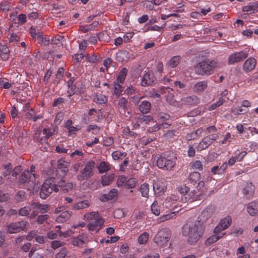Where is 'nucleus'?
<instances>
[{
  "label": "nucleus",
  "instance_id": "59",
  "mask_svg": "<svg viewBox=\"0 0 258 258\" xmlns=\"http://www.w3.org/2000/svg\"><path fill=\"white\" fill-rule=\"evenodd\" d=\"M198 98L196 96H188L185 98V101L190 104H195L198 103Z\"/></svg>",
  "mask_w": 258,
  "mask_h": 258
},
{
  "label": "nucleus",
  "instance_id": "64",
  "mask_svg": "<svg viewBox=\"0 0 258 258\" xmlns=\"http://www.w3.org/2000/svg\"><path fill=\"white\" fill-rule=\"evenodd\" d=\"M139 119L142 122H144L146 124H148L153 120V117L150 115H142L140 117Z\"/></svg>",
  "mask_w": 258,
  "mask_h": 258
},
{
  "label": "nucleus",
  "instance_id": "52",
  "mask_svg": "<svg viewBox=\"0 0 258 258\" xmlns=\"http://www.w3.org/2000/svg\"><path fill=\"white\" fill-rule=\"evenodd\" d=\"M127 180V177L124 175L119 176L117 178L116 181V185L117 187H120L123 186H125Z\"/></svg>",
  "mask_w": 258,
  "mask_h": 258
},
{
  "label": "nucleus",
  "instance_id": "53",
  "mask_svg": "<svg viewBox=\"0 0 258 258\" xmlns=\"http://www.w3.org/2000/svg\"><path fill=\"white\" fill-rule=\"evenodd\" d=\"M68 253V249L66 247L61 248L55 254V258H65Z\"/></svg>",
  "mask_w": 258,
  "mask_h": 258
},
{
  "label": "nucleus",
  "instance_id": "62",
  "mask_svg": "<svg viewBox=\"0 0 258 258\" xmlns=\"http://www.w3.org/2000/svg\"><path fill=\"white\" fill-rule=\"evenodd\" d=\"M231 134L230 133H226L224 136V139L220 141V143L222 145L229 144L231 142Z\"/></svg>",
  "mask_w": 258,
  "mask_h": 258
},
{
  "label": "nucleus",
  "instance_id": "5",
  "mask_svg": "<svg viewBox=\"0 0 258 258\" xmlns=\"http://www.w3.org/2000/svg\"><path fill=\"white\" fill-rule=\"evenodd\" d=\"M35 166L32 165L30 169L25 170L19 178L21 184H26L29 189L33 188L36 184V180L39 177V175L36 173Z\"/></svg>",
  "mask_w": 258,
  "mask_h": 258
},
{
  "label": "nucleus",
  "instance_id": "32",
  "mask_svg": "<svg viewBox=\"0 0 258 258\" xmlns=\"http://www.w3.org/2000/svg\"><path fill=\"white\" fill-rule=\"evenodd\" d=\"M98 171L100 173H103L111 169L110 164L105 161H101L98 166Z\"/></svg>",
  "mask_w": 258,
  "mask_h": 258
},
{
  "label": "nucleus",
  "instance_id": "58",
  "mask_svg": "<svg viewBox=\"0 0 258 258\" xmlns=\"http://www.w3.org/2000/svg\"><path fill=\"white\" fill-rule=\"evenodd\" d=\"M13 168L12 165L11 164H8L4 166L3 167V174L4 176H7L10 174L12 172V169Z\"/></svg>",
  "mask_w": 258,
  "mask_h": 258
},
{
  "label": "nucleus",
  "instance_id": "2",
  "mask_svg": "<svg viewBox=\"0 0 258 258\" xmlns=\"http://www.w3.org/2000/svg\"><path fill=\"white\" fill-rule=\"evenodd\" d=\"M176 159L175 154L171 151L157 154L153 157L157 167L165 170H171L176 165Z\"/></svg>",
  "mask_w": 258,
  "mask_h": 258
},
{
  "label": "nucleus",
  "instance_id": "33",
  "mask_svg": "<svg viewBox=\"0 0 258 258\" xmlns=\"http://www.w3.org/2000/svg\"><path fill=\"white\" fill-rule=\"evenodd\" d=\"M114 178V174L104 175L101 178V183L103 186L109 185L112 182Z\"/></svg>",
  "mask_w": 258,
  "mask_h": 258
},
{
  "label": "nucleus",
  "instance_id": "26",
  "mask_svg": "<svg viewBox=\"0 0 258 258\" xmlns=\"http://www.w3.org/2000/svg\"><path fill=\"white\" fill-rule=\"evenodd\" d=\"M139 109L143 114L148 113L151 109L150 102L147 100L143 101L139 105Z\"/></svg>",
  "mask_w": 258,
  "mask_h": 258
},
{
  "label": "nucleus",
  "instance_id": "18",
  "mask_svg": "<svg viewBox=\"0 0 258 258\" xmlns=\"http://www.w3.org/2000/svg\"><path fill=\"white\" fill-rule=\"evenodd\" d=\"M256 64V59L253 57H250L244 62L243 65V70L245 72H250L254 69Z\"/></svg>",
  "mask_w": 258,
  "mask_h": 258
},
{
  "label": "nucleus",
  "instance_id": "57",
  "mask_svg": "<svg viewBox=\"0 0 258 258\" xmlns=\"http://www.w3.org/2000/svg\"><path fill=\"white\" fill-rule=\"evenodd\" d=\"M191 167L193 169L202 171L203 169V164L200 160H196L191 163Z\"/></svg>",
  "mask_w": 258,
  "mask_h": 258
},
{
  "label": "nucleus",
  "instance_id": "23",
  "mask_svg": "<svg viewBox=\"0 0 258 258\" xmlns=\"http://www.w3.org/2000/svg\"><path fill=\"white\" fill-rule=\"evenodd\" d=\"M208 87L207 82L206 81H200L197 83L193 87V91L196 93L203 92Z\"/></svg>",
  "mask_w": 258,
  "mask_h": 258
},
{
  "label": "nucleus",
  "instance_id": "21",
  "mask_svg": "<svg viewBox=\"0 0 258 258\" xmlns=\"http://www.w3.org/2000/svg\"><path fill=\"white\" fill-rule=\"evenodd\" d=\"M247 212L252 216H254L258 214V201H252L248 203L247 205Z\"/></svg>",
  "mask_w": 258,
  "mask_h": 258
},
{
  "label": "nucleus",
  "instance_id": "54",
  "mask_svg": "<svg viewBox=\"0 0 258 258\" xmlns=\"http://www.w3.org/2000/svg\"><path fill=\"white\" fill-rule=\"evenodd\" d=\"M225 102V100L222 97H219L218 101L212 104L210 108V110H212L222 105Z\"/></svg>",
  "mask_w": 258,
  "mask_h": 258
},
{
  "label": "nucleus",
  "instance_id": "3",
  "mask_svg": "<svg viewBox=\"0 0 258 258\" xmlns=\"http://www.w3.org/2000/svg\"><path fill=\"white\" fill-rule=\"evenodd\" d=\"M219 67V63L216 59H205L195 67L196 73L202 76H209L213 74L214 70Z\"/></svg>",
  "mask_w": 258,
  "mask_h": 258
},
{
  "label": "nucleus",
  "instance_id": "6",
  "mask_svg": "<svg viewBox=\"0 0 258 258\" xmlns=\"http://www.w3.org/2000/svg\"><path fill=\"white\" fill-rule=\"evenodd\" d=\"M58 190L57 186H56L55 178H49L43 182L39 191V195L41 199H45L53 191L57 192Z\"/></svg>",
  "mask_w": 258,
  "mask_h": 258
},
{
  "label": "nucleus",
  "instance_id": "4",
  "mask_svg": "<svg viewBox=\"0 0 258 258\" xmlns=\"http://www.w3.org/2000/svg\"><path fill=\"white\" fill-rule=\"evenodd\" d=\"M178 199V197L175 195H171L165 199L163 206L169 209L171 213L164 215L163 217V219H162V221L170 219L175 215V213L181 210V208H180L181 206L180 202L177 201Z\"/></svg>",
  "mask_w": 258,
  "mask_h": 258
},
{
  "label": "nucleus",
  "instance_id": "37",
  "mask_svg": "<svg viewBox=\"0 0 258 258\" xmlns=\"http://www.w3.org/2000/svg\"><path fill=\"white\" fill-rule=\"evenodd\" d=\"M201 175L198 172H192L189 174L188 180L190 183L195 184L199 181Z\"/></svg>",
  "mask_w": 258,
  "mask_h": 258
},
{
  "label": "nucleus",
  "instance_id": "31",
  "mask_svg": "<svg viewBox=\"0 0 258 258\" xmlns=\"http://www.w3.org/2000/svg\"><path fill=\"white\" fill-rule=\"evenodd\" d=\"M9 49L7 46H0V56L3 60H7L9 58Z\"/></svg>",
  "mask_w": 258,
  "mask_h": 258
},
{
  "label": "nucleus",
  "instance_id": "43",
  "mask_svg": "<svg viewBox=\"0 0 258 258\" xmlns=\"http://www.w3.org/2000/svg\"><path fill=\"white\" fill-rule=\"evenodd\" d=\"M258 8V3H253L252 5L243 7L242 11L244 12L254 13L255 9Z\"/></svg>",
  "mask_w": 258,
  "mask_h": 258
},
{
  "label": "nucleus",
  "instance_id": "16",
  "mask_svg": "<svg viewBox=\"0 0 258 258\" xmlns=\"http://www.w3.org/2000/svg\"><path fill=\"white\" fill-rule=\"evenodd\" d=\"M213 212L214 210L212 207H207L201 212L196 221H200L204 225V223L212 217Z\"/></svg>",
  "mask_w": 258,
  "mask_h": 258
},
{
  "label": "nucleus",
  "instance_id": "63",
  "mask_svg": "<svg viewBox=\"0 0 258 258\" xmlns=\"http://www.w3.org/2000/svg\"><path fill=\"white\" fill-rule=\"evenodd\" d=\"M63 39H64V37L61 35H57L54 36L51 39V43L52 44H58Z\"/></svg>",
  "mask_w": 258,
  "mask_h": 258
},
{
  "label": "nucleus",
  "instance_id": "36",
  "mask_svg": "<svg viewBox=\"0 0 258 258\" xmlns=\"http://www.w3.org/2000/svg\"><path fill=\"white\" fill-rule=\"evenodd\" d=\"M127 72V69L126 68H123L118 73L116 82H119L121 84L123 83L126 78Z\"/></svg>",
  "mask_w": 258,
  "mask_h": 258
},
{
  "label": "nucleus",
  "instance_id": "38",
  "mask_svg": "<svg viewBox=\"0 0 258 258\" xmlns=\"http://www.w3.org/2000/svg\"><path fill=\"white\" fill-rule=\"evenodd\" d=\"M177 133L175 130H169L163 134V137L166 140L171 141L176 136Z\"/></svg>",
  "mask_w": 258,
  "mask_h": 258
},
{
  "label": "nucleus",
  "instance_id": "22",
  "mask_svg": "<svg viewBox=\"0 0 258 258\" xmlns=\"http://www.w3.org/2000/svg\"><path fill=\"white\" fill-rule=\"evenodd\" d=\"M255 187L252 183H247L243 189V194L248 199L251 198L254 192Z\"/></svg>",
  "mask_w": 258,
  "mask_h": 258
},
{
  "label": "nucleus",
  "instance_id": "51",
  "mask_svg": "<svg viewBox=\"0 0 258 258\" xmlns=\"http://www.w3.org/2000/svg\"><path fill=\"white\" fill-rule=\"evenodd\" d=\"M149 234L144 232L142 234H141L139 237H138V242L140 244H145L147 242L149 239Z\"/></svg>",
  "mask_w": 258,
  "mask_h": 258
},
{
  "label": "nucleus",
  "instance_id": "41",
  "mask_svg": "<svg viewBox=\"0 0 258 258\" xmlns=\"http://www.w3.org/2000/svg\"><path fill=\"white\" fill-rule=\"evenodd\" d=\"M138 183V180L135 177H131L127 179L125 187L127 189H132L136 187Z\"/></svg>",
  "mask_w": 258,
  "mask_h": 258
},
{
  "label": "nucleus",
  "instance_id": "1",
  "mask_svg": "<svg viewBox=\"0 0 258 258\" xmlns=\"http://www.w3.org/2000/svg\"><path fill=\"white\" fill-rule=\"evenodd\" d=\"M205 227L199 221L187 222L182 227V234L188 237L187 242L189 244L196 243L202 237Z\"/></svg>",
  "mask_w": 258,
  "mask_h": 258
},
{
  "label": "nucleus",
  "instance_id": "11",
  "mask_svg": "<svg viewBox=\"0 0 258 258\" xmlns=\"http://www.w3.org/2000/svg\"><path fill=\"white\" fill-rule=\"evenodd\" d=\"M248 53L247 51H240L239 52H235L230 54L228 58V64H233L235 63L242 61L248 57Z\"/></svg>",
  "mask_w": 258,
  "mask_h": 258
},
{
  "label": "nucleus",
  "instance_id": "7",
  "mask_svg": "<svg viewBox=\"0 0 258 258\" xmlns=\"http://www.w3.org/2000/svg\"><path fill=\"white\" fill-rule=\"evenodd\" d=\"M95 166V162L94 161L90 160L88 162L80 173L77 175V179L81 181L91 178L93 175V170Z\"/></svg>",
  "mask_w": 258,
  "mask_h": 258
},
{
  "label": "nucleus",
  "instance_id": "35",
  "mask_svg": "<svg viewBox=\"0 0 258 258\" xmlns=\"http://www.w3.org/2000/svg\"><path fill=\"white\" fill-rule=\"evenodd\" d=\"M142 197L148 198L149 197V185L147 183L142 184L139 189Z\"/></svg>",
  "mask_w": 258,
  "mask_h": 258
},
{
  "label": "nucleus",
  "instance_id": "34",
  "mask_svg": "<svg viewBox=\"0 0 258 258\" xmlns=\"http://www.w3.org/2000/svg\"><path fill=\"white\" fill-rule=\"evenodd\" d=\"M107 100V97L103 94H97L94 96V101L98 104H105Z\"/></svg>",
  "mask_w": 258,
  "mask_h": 258
},
{
  "label": "nucleus",
  "instance_id": "47",
  "mask_svg": "<svg viewBox=\"0 0 258 258\" xmlns=\"http://www.w3.org/2000/svg\"><path fill=\"white\" fill-rule=\"evenodd\" d=\"M127 52L126 51H120L116 54V60L119 62H123L126 58Z\"/></svg>",
  "mask_w": 258,
  "mask_h": 258
},
{
  "label": "nucleus",
  "instance_id": "10",
  "mask_svg": "<svg viewBox=\"0 0 258 258\" xmlns=\"http://www.w3.org/2000/svg\"><path fill=\"white\" fill-rule=\"evenodd\" d=\"M42 134L45 136V137H40L41 132L39 130H37L34 137V140L41 144H47L48 139L52 135V128H44L42 131Z\"/></svg>",
  "mask_w": 258,
  "mask_h": 258
},
{
  "label": "nucleus",
  "instance_id": "49",
  "mask_svg": "<svg viewBox=\"0 0 258 258\" xmlns=\"http://www.w3.org/2000/svg\"><path fill=\"white\" fill-rule=\"evenodd\" d=\"M151 211L156 216H158L160 213V207L157 201H154L151 205Z\"/></svg>",
  "mask_w": 258,
  "mask_h": 258
},
{
  "label": "nucleus",
  "instance_id": "8",
  "mask_svg": "<svg viewBox=\"0 0 258 258\" xmlns=\"http://www.w3.org/2000/svg\"><path fill=\"white\" fill-rule=\"evenodd\" d=\"M170 230L168 228H162L159 230L154 238V241L159 246L167 243L170 238Z\"/></svg>",
  "mask_w": 258,
  "mask_h": 258
},
{
  "label": "nucleus",
  "instance_id": "13",
  "mask_svg": "<svg viewBox=\"0 0 258 258\" xmlns=\"http://www.w3.org/2000/svg\"><path fill=\"white\" fill-rule=\"evenodd\" d=\"M156 81L154 73L152 72L146 73L142 79L141 84L142 86L147 87L152 86Z\"/></svg>",
  "mask_w": 258,
  "mask_h": 258
},
{
  "label": "nucleus",
  "instance_id": "55",
  "mask_svg": "<svg viewBox=\"0 0 258 258\" xmlns=\"http://www.w3.org/2000/svg\"><path fill=\"white\" fill-rule=\"evenodd\" d=\"M153 189L155 194L160 195L161 193L164 192V187L160 186L159 183L155 182L153 185Z\"/></svg>",
  "mask_w": 258,
  "mask_h": 258
},
{
  "label": "nucleus",
  "instance_id": "27",
  "mask_svg": "<svg viewBox=\"0 0 258 258\" xmlns=\"http://www.w3.org/2000/svg\"><path fill=\"white\" fill-rule=\"evenodd\" d=\"M225 233H214V234L210 236L206 241L207 244L210 245L217 241L222 238Z\"/></svg>",
  "mask_w": 258,
  "mask_h": 258
},
{
  "label": "nucleus",
  "instance_id": "12",
  "mask_svg": "<svg viewBox=\"0 0 258 258\" xmlns=\"http://www.w3.org/2000/svg\"><path fill=\"white\" fill-rule=\"evenodd\" d=\"M232 219L230 216H228L220 220L218 224L215 228L213 232L224 233L223 230L227 229L230 225Z\"/></svg>",
  "mask_w": 258,
  "mask_h": 258
},
{
  "label": "nucleus",
  "instance_id": "29",
  "mask_svg": "<svg viewBox=\"0 0 258 258\" xmlns=\"http://www.w3.org/2000/svg\"><path fill=\"white\" fill-rule=\"evenodd\" d=\"M99 218H102V217L99 216L97 212H92L88 213L84 215V219L85 221L92 222L95 221L96 219Z\"/></svg>",
  "mask_w": 258,
  "mask_h": 258
},
{
  "label": "nucleus",
  "instance_id": "45",
  "mask_svg": "<svg viewBox=\"0 0 258 258\" xmlns=\"http://www.w3.org/2000/svg\"><path fill=\"white\" fill-rule=\"evenodd\" d=\"M180 61V57L178 55L172 57L168 62V65L171 68L176 67Z\"/></svg>",
  "mask_w": 258,
  "mask_h": 258
},
{
  "label": "nucleus",
  "instance_id": "25",
  "mask_svg": "<svg viewBox=\"0 0 258 258\" xmlns=\"http://www.w3.org/2000/svg\"><path fill=\"white\" fill-rule=\"evenodd\" d=\"M207 137H205L203 140L198 144L196 148L198 151H201L207 148L212 143L208 139Z\"/></svg>",
  "mask_w": 258,
  "mask_h": 258
},
{
  "label": "nucleus",
  "instance_id": "39",
  "mask_svg": "<svg viewBox=\"0 0 258 258\" xmlns=\"http://www.w3.org/2000/svg\"><path fill=\"white\" fill-rule=\"evenodd\" d=\"M89 206V202L88 200H84L74 205L73 209L75 210L83 209Z\"/></svg>",
  "mask_w": 258,
  "mask_h": 258
},
{
  "label": "nucleus",
  "instance_id": "28",
  "mask_svg": "<svg viewBox=\"0 0 258 258\" xmlns=\"http://www.w3.org/2000/svg\"><path fill=\"white\" fill-rule=\"evenodd\" d=\"M127 102L128 101L125 97H121V98H119L117 106L120 112H125L126 109H127Z\"/></svg>",
  "mask_w": 258,
  "mask_h": 258
},
{
  "label": "nucleus",
  "instance_id": "46",
  "mask_svg": "<svg viewBox=\"0 0 258 258\" xmlns=\"http://www.w3.org/2000/svg\"><path fill=\"white\" fill-rule=\"evenodd\" d=\"M86 57L88 61L91 63H96L99 61L100 56L99 54H95L94 53L92 54H87Z\"/></svg>",
  "mask_w": 258,
  "mask_h": 258
},
{
  "label": "nucleus",
  "instance_id": "56",
  "mask_svg": "<svg viewBox=\"0 0 258 258\" xmlns=\"http://www.w3.org/2000/svg\"><path fill=\"white\" fill-rule=\"evenodd\" d=\"M170 115L167 113L159 112L158 114V119L160 122H164L169 119Z\"/></svg>",
  "mask_w": 258,
  "mask_h": 258
},
{
  "label": "nucleus",
  "instance_id": "40",
  "mask_svg": "<svg viewBox=\"0 0 258 258\" xmlns=\"http://www.w3.org/2000/svg\"><path fill=\"white\" fill-rule=\"evenodd\" d=\"M127 154L125 152H120L118 150L115 151L112 153V157L113 160H117L122 159L125 158Z\"/></svg>",
  "mask_w": 258,
  "mask_h": 258
},
{
  "label": "nucleus",
  "instance_id": "17",
  "mask_svg": "<svg viewBox=\"0 0 258 258\" xmlns=\"http://www.w3.org/2000/svg\"><path fill=\"white\" fill-rule=\"evenodd\" d=\"M69 164L68 162L62 160H59L57 163L56 170L57 174L61 176H64L69 171Z\"/></svg>",
  "mask_w": 258,
  "mask_h": 258
},
{
  "label": "nucleus",
  "instance_id": "15",
  "mask_svg": "<svg viewBox=\"0 0 258 258\" xmlns=\"http://www.w3.org/2000/svg\"><path fill=\"white\" fill-rule=\"evenodd\" d=\"M203 197V192L201 190H193L189 191L185 196V200L187 202H193L196 201L201 200Z\"/></svg>",
  "mask_w": 258,
  "mask_h": 258
},
{
  "label": "nucleus",
  "instance_id": "44",
  "mask_svg": "<svg viewBox=\"0 0 258 258\" xmlns=\"http://www.w3.org/2000/svg\"><path fill=\"white\" fill-rule=\"evenodd\" d=\"M114 94L117 97L119 96L122 92V87L119 82H114Z\"/></svg>",
  "mask_w": 258,
  "mask_h": 258
},
{
  "label": "nucleus",
  "instance_id": "42",
  "mask_svg": "<svg viewBox=\"0 0 258 258\" xmlns=\"http://www.w3.org/2000/svg\"><path fill=\"white\" fill-rule=\"evenodd\" d=\"M29 258H44L42 253H40L36 248L32 247L29 253Z\"/></svg>",
  "mask_w": 258,
  "mask_h": 258
},
{
  "label": "nucleus",
  "instance_id": "24",
  "mask_svg": "<svg viewBox=\"0 0 258 258\" xmlns=\"http://www.w3.org/2000/svg\"><path fill=\"white\" fill-rule=\"evenodd\" d=\"M71 214L72 212L69 211H62L56 218V221L58 223H64L70 218Z\"/></svg>",
  "mask_w": 258,
  "mask_h": 258
},
{
  "label": "nucleus",
  "instance_id": "48",
  "mask_svg": "<svg viewBox=\"0 0 258 258\" xmlns=\"http://www.w3.org/2000/svg\"><path fill=\"white\" fill-rule=\"evenodd\" d=\"M26 198V193L24 190H19L15 196V199L18 202L24 201Z\"/></svg>",
  "mask_w": 258,
  "mask_h": 258
},
{
  "label": "nucleus",
  "instance_id": "30",
  "mask_svg": "<svg viewBox=\"0 0 258 258\" xmlns=\"http://www.w3.org/2000/svg\"><path fill=\"white\" fill-rule=\"evenodd\" d=\"M32 206L33 209H39L42 213H45L48 212L49 209L48 205H42L39 203L33 202Z\"/></svg>",
  "mask_w": 258,
  "mask_h": 258
},
{
  "label": "nucleus",
  "instance_id": "9",
  "mask_svg": "<svg viewBox=\"0 0 258 258\" xmlns=\"http://www.w3.org/2000/svg\"><path fill=\"white\" fill-rule=\"evenodd\" d=\"M29 227V223L26 220L12 223L7 226V232L9 233H16L21 230H26Z\"/></svg>",
  "mask_w": 258,
  "mask_h": 258
},
{
  "label": "nucleus",
  "instance_id": "50",
  "mask_svg": "<svg viewBox=\"0 0 258 258\" xmlns=\"http://www.w3.org/2000/svg\"><path fill=\"white\" fill-rule=\"evenodd\" d=\"M31 211L30 206H25L19 210V214L21 216H27Z\"/></svg>",
  "mask_w": 258,
  "mask_h": 258
},
{
  "label": "nucleus",
  "instance_id": "19",
  "mask_svg": "<svg viewBox=\"0 0 258 258\" xmlns=\"http://www.w3.org/2000/svg\"><path fill=\"white\" fill-rule=\"evenodd\" d=\"M118 190L115 188L112 189L108 194L100 196L99 199L102 202H107L114 199L117 196Z\"/></svg>",
  "mask_w": 258,
  "mask_h": 258
},
{
  "label": "nucleus",
  "instance_id": "14",
  "mask_svg": "<svg viewBox=\"0 0 258 258\" xmlns=\"http://www.w3.org/2000/svg\"><path fill=\"white\" fill-rule=\"evenodd\" d=\"M104 223V220L103 218L96 219L95 221L90 222L87 227L89 230L96 233L101 229Z\"/></svg>",
  "mask_w": 258,
  "mask_h": 258
},
{
  "label": "nucleus",
  "instance_id": "20",
  "mask_svg": "<svg viewBox=\"0 0 258 258\" xmlns=\"http://www.w3.org/2000/svg\"><path fill=\"white\" fill-rule=\"evenodd\" d=\"M88 239V237L86 234L80 235L78 236L75 237L73 238L72 243L74 246H77L78 247H82L84 244L86 243Z\"/></svg>",
  "mask_w": 258,
  "mask_h": 258
},
{
  "label": "nucleus",
  "instance_id": "60",
  "mask_svg": "<svg viewBox=\"0 0 258 258\" xmlns=\"http://www.w3.org/2000/svg\"><path fill=\"white\" fill-rule=\"evenodd\" d=\"M246 152L245 151H240L237 150L234 156L235 158H236L237 161H241L243 157L246 155Z\"/></svg>",
  "mask_w": 258,
  "mask_h": 258
},
{
  "label": "nucleus",
  "instance_id": "61",
  "mask_svg": "<svg viewBox=\"0 0 258 258\" xmlns=\"http://www.w3.org/2000/svg\"><path fill=\"white\" fill-rule=\"evenodd\" d=\"M113 61L110 57H108L103 60V64L107 72H108L110 66H113Z\"/></svg>",
  "mask_w": 258,
  "mask_h": 258
}]
</instances>
